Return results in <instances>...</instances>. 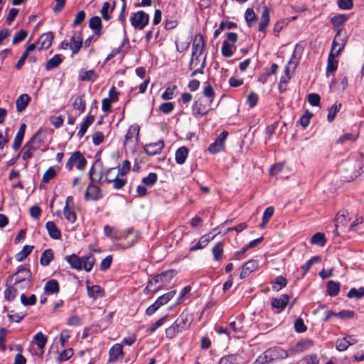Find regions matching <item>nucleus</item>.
Segmentation results:
<instances>
[{
    "label": "nucleus",
    "instance_id": "nucleus-1",
    "mask_svg": "<svg viewBox=\"0 0 364 364\" xmlns=\"http://www.w3.org/2000/svg\"><path fill=\"white\" fill-rule=\"evenodd\" d=\"M193 319L192 314L187 309L183 310L173 323L166 329V336L170 339L173 338L178 333L187 330Z\"/></svg>",
    "mask_w": 364,
    "mask_h": 364
},
{
    "label": "nucleus",
    "instance_id": "nucleus-2",
    "mask_svg": "<svg viewBox=\"0 0 364 364\" xmlns=\"http://www.w3.org/2000/svg\"><path fill=\"white\" fill-rule=\"evenodd\" d=\"M65 259L70 265L71 268L78 271L84 269L87 272L92 270L95 262V259L92 254L82 257H79L75 254H73L67 256Z\"/></svg>",
    "mask_w": 364,
    "mask_h": 364
},
{
    "label": "nucleus",
    "instance_id": "nucleus-3",
    "mask_svg": "<svg viewBox=\"0 0 364 364\" xmlns=\"http://www.w3.org/2000/svg\"><path fill=\"white\" fill-rule=\"evenodd\" d=\"M176 274L177 271L171 269L162 272L160 274L155 275L154 277L151 279V281H154V285H156L158 284L159 285L156 287L154 288L153 293L156 294L164 286L169 283L171 280L176 276Z\"/></svg>",
    "mask_w": 364,
    "mask_h": 364
},
{
    "label": "nucleus",
    "instance_id": "nucleus-4",
    "mask_svg": "<svg viewBox=\"0 0 364 364\" xmlns=\"http://www.w3.org/2000/svg\"><path fill=\"white\" fill-rule=\"evenodd\" d=\"M87 159L80 151H74L68 159L65 168L71 171L75 166L78 170H84L87 165Z\"/></svg>",
    "mask_w": 364,
    "mask_h": 364
},
{
    "label": "nucleus",
    "instance_id": "nucleus-5",
    "mask_svg": "<svg viewBox=\"0 0 364 364\" xmlns=\"http://www.w3.org/2000/svg\"><path fill=\"white\" fill-rule=\"evenodd\" d=\"M149 22V16L144 11L132 13L130 17L131 25L138 30L144 29Z\"/></svg>",
    "mask_w": 364,
    "mask_h": 364
},
{
    "label": "nucleus",
    "instance_id": "nucleus-6",
    "mask_svg": "<svg viewBox=\"0 0 364 364\" xmlns=\"http://www.w3.org/2000/svg\"><path fill=\"white\" fill-rule=\"evenodd\" d=\"M14 275H16L14 284L24 283L26 286H31L32 274L29 269L19 266L14 273Z\"/></svg>",
    "mask_w": 364,
    "mask_h": 364
},
{
    "label": "nucleus",
    "instance_id": "nucleus-7",
    "mask_svg": "<svg viewBox=\"0 0 364 364\" xmlns=\"http://www.w3.org/2000/svg\"><path fill=\"white\" fill-rule=\"evenodd\" d=\"M228 136L227 131H223L216 140L208 146V151L212 154H216L225 149V141Z\"/></svg>",
    "mask_w": 364,
    "mask_h": 364
},
{
    "label": "nucleus",
    "instance_id": "nucleus-8",
    "mask_svg": "<svg viewBox=\"0 0 364 364\" xmlns=\"http://www.w3.org/2000/svg\"><path fill=\"white\" fill-rule=\"evenodd\" d=\"M266 356L269 359V363L274 360L284 359L288 357L287 350L280 348H271L265 350Z\"/></svg>",
    "mask_w": 364,
    "mask_h": 364
},
{
    "label": "nucleus",
    "instance_id": "nucleus-9",
    "mask_svg": "<svg viewBox=\"0 0 364 364\" xmlns=\"http://www.w3.org/2000/svg\"><path fill=\"white\" fill-rule=\"evenodd\" d=\"M348 15L344 14H336L331 18L330 21L332 23L334 29L336 31L335 38L341 35L342 30L341 27L348 21Z\"/></svg>",
    "mask_w": 364,
    "mask_h": 364
},
{
    "label": "nucleus",
    "instance_id": "nucleus-10",
    "mask_svg": "<svg viewBox=\"0 0 364 364\" xmlns=\"http://www.w3.org/2000/svg\"><path fill=\"white\" fill-rule=\"evenodd\" d=\"M343 48L344 46L342 45L341 46H340V48H338L337 50L335 51V53L331 52L329 53L326 67L327 76H328V74L330 73H333L335 70H337L338 61L336 60L334 58L340 55Z\"/></svg>",
    "mask_w": 364,
    "mask_h": 364
},
{
    "label": "nucleus",
    "instance_id": "nucleus-11",
    "mask_svg": "<svg viewBox=\"0 0 364 364\" xmlns=\"http://www.w3.org/2000/svg\"><path fill=\"white\" fill-rule=\"evenodd\" d=\"M289 296L287 294H282L279 298H272L271 306L272 309H277V313L282 312L287 306Z\"/></svg>",
    "mask_w": 364,
    "mask_h": 364
},
{
    "label": "nucleus",
    "instance_id": "nucleus-12",
    "mask_svg": "<svg viewBox=\"0 0 364 364\" xmlns=\"http://www.w3.org/2000/svg\"><path fill=\"white\" fill-rule=\"evenodd\" d=\"M259 267V262L256 259H250L245 262L242 268L240 278L243 279L247 277L252 272L257 270Z\"/></svg>",
    "mask_w": 364,
    "mask_h": 364
},
{
    "label": "nucleus",
    "instance_id": "nucleus-13",
    "mask_svg": "<svg viewBox=\"0 0 364 364\" xmlns=\"http://www.w3.org/2000/svg\"><path fill=\"white\" fill-rule=\"evenodd\" d=\"M209 111V108L206 103L202 99H198L194 102L192 106V113L195 117H203Z\"/></svg>",
    "mask_w": 364,
    "mask_h": 364
},
{
    "label": "nucleus",
    "instance_id": "nucleus-14",
    "mask_svg": "<svg viewBox=\"0 0 364 364\" xmlns=\"http://www.w3.org/2000/svg\"><path fill=\"white\" fill-rule=\"evenodd\" d=\"M298 45L296 46V48H295V50L294 51V53L292 55V57L290 59V60L289 61L288 63V66H287L285 68V75H282L281 77H280V80H279V83H282V84H284V85H287L289 80H290V75H289V66L293 65V68L295 69L296 67L297 66L298 63H299V58H295V54H296V50L298 48Z\"/></svg>",
    "mask_w": 364,
    "mask_h": 364
},
{
    "label": "nucleus",
    "instance_id": "nucleus-15",
    "mask_svg": "<svg viewBox=\"0 0 364 364\" xmlns=\"http://www.w3.org/2000/svg\"><path fill=\"white\" fill-rule=\"evenodd\" d=\"M164 146V140H159L154 143L146 144L144 149L146 154L149 156H154L161 152Z\"/></svg>",
    "mask_w": 364,
    "mask_h": 364
},
{
    "label": "nucleus",
    "instance_id": "nucleus-16",
    "mask_svg": "<svg viewBox=\"0 0 364 364\" xmlns=\"http://www.w3.org/2000/svg\"><path fill=\"white\" fill-rule=\"evenodd\" d=\"M70 49L72 50L73 54L78 53L82 46L81 32H74L73 36L70 38Z\"/></svg>",
    "mask_w": 364,
    "mask_h": 364
},
{
    "label": "nucleus",
    "instance_id": "nucleus-17",
    "mask_svg": "<svg viewBox=\"0 0 364 364\" xmlns=\"http://www.w3.org/2000/svg\"><path fill=\"white\" fill-rule=\"evenodd\" d=\"M348 86V78L346 76H341L338 79L333 78L330 89L338 92H343Z\"/></svg>",
    "mask_w": 364,
    "mask_h": 364
},
{
    "label": "nucleus",
    "instance_id": "nucleus-18",
    "mask_svg": "<svg viewBox=\"0 0 364 364\" xmlns=\"http://www.w3.org/2000/svg\"><path fill=\"white\" fill-rule=\"evenodd\" d=\"M205 39L203 35L198 33L196 35L194 41L192 44V53L194 55L196 54H202L205 48Z\"/></svg>",
    "mask_w": 364,
    "mask_h": 364
},
{
    "label": "nucleus",
    "instance_id": "nucleus-19",
    "mask_svg": "<svg viewBox=\"0 0 364 364\" xmlns=\"http://www.w3.org/2000/svg\"><path fill=\"white\" fill-rule=\"evenodd\" d=\"M102 198L100 189L98 186L92 185V183L88 186L85 193V200H98Z\"/></svg>",
    "mask_w": 364,
    "mask_h": 364
},
{
    "label": "nucleus",
    "instance_id": "nucleus-20",
    "mask_svg": "<svg viewBox=\"0 0 364 364\" xmlns=\"http://www.w3.org/2000/svg\"><path fill=\"white\" fill-rule=\"evenodd\" d=\"M124 356L123 347L122 344L115 343L109 350V362L115 363L119 357Z\"/></svg>",
    "mask_w": 364,
    "mask_h": 364
},
{
    "label": "nucleus",
    "instance_id": "nucleus-21",
    "mask_svg": "<svg viewBox=\"0 0 364 364\" xmlns=\"http://www.w3.org/2000/svg\"><path fill=\"white\" fill-rule=\"evenodd\" d=\"M54 36L52 32H48L42 34L38 41V44L40 46L38 50L48 49L53 43Z\"/></svg>",
    "mask_w": 364,
    "mask_h": 364
},
{
    "label": "nucleus",
    "instance_id": "nucleus-22",
    "mask_svg": "<svg viewBox=\"0 0 364 364\" xmlns=\"http://www.w3.org/2000/svg\"><path fill=\"white\" fill-rule=\"evenodd\" d=\"M89 27L94 31V33L100 36L102 35V24L100 17L95 16L89 20Z\"/></svg>",
    "mask_w": 364,
    "mask_h": 364
},
{
    "label": "nucleus",
    "instance_id": "nucleus-23",
    "mask_svg": "<svg viewBox=\"0 0 364 364\" xmlns=\"http://www.w3.org/2000/svg\"><path fill=\"white\" fill-rule=\"evenodd\" d=\"M26 129V124L23 123L20 125V127L18 129L17 134H16V136L14 138V143L12 145V147L14 150H17L21 147L23 140L24 135H25Z\"/></svg>",
    "mask_w": 364,
    "mask_h": 364
},
{
    "label": "nucleus",
    "instance_id": "nucleus-24",
    "mask_svg": "<svg viewBox=\"0 0 364 364\" xmlns=\"http://www.w3.org/2000/svg\"><path fill=\"white\" fill-rule=\"evenodd\" d=\"M269 9L265 6L262 11L260 22L259 24V31L262 33H265L269 23Z\"/></svg>",
    "mask_w": 364,
    "mask_h": 364
},
{
    "label": "nucleus",
    "instance_id": "nucleus-25",
    "mask_svg": "<svg viewBox=\"0 0 364 364\" xmlns=\"http://www.w3.org/2000/svg\"><path fill=\"white\" fill-rule=\"evenodd\" d=\"M127 236L125 239L129 243V246L131 247L136 243L141 238V233L138 230H135L133 228H129L127 230Z\"/></svg>",
    "mask_w": 364,
    "mask_h": 364
},
{
    "label": "nucleus",
    "instance_id": "nucleus-26",
    "mask_svg": "<svg viewBox=\"0 0 364 364\" xmlns=\"http://www.w3.org/2000/svg\"><path fill=\"white\" fill-rule=\"evenodd\" d=\"M31 101V97L28 94L21 95L16 101V109L21 112L23 111Z\"/></svg>",
    "mask_w": 364,
    "mask_h": 364
},
{
    "label": "nucleus",
    "instance_id": "nucleus-27",
    "mask_svg": "<svg viewBox=\"0 0 364 364\" xmlns=\"http://www.w3.org/2000/svg\"><path fill=\"white\" fill-rule=\"evenodd\" d=\"M46 228L48 230L49 236L54 239V240H58L61 237V232L60 230L57 228L55 223L52 221H48L46 224Z\"/></svg>",
    "mask_w": 364,
    "mask_h": 364
},
{
    "label": "nucleus",
    "instance_id": "nucleus-28",
    "mask_svg": "<svg viewBox=\"0 0 364 364\" xmlns=\"http://www.w3.org/2000/svg\"><path fill=\"white\" fill-rule=\"evenodd\" d=\"M214 237L215 236L210 237L209 235H203L195 245L191 247L190 250L196 251L204 248L212 240L214 239Z\"/></svg>",
    "mask_w": 364,
    "mask_h": 364
},
{
    "label": "nucleus",
    "instance_id": "nucleus-29",
    "mask_svg": "<svg viewBox=\"0 0 364 364\" xmlns=\"http://www.w3.org/2000/svg\"><path fill=\"white\" fill-rule=\"evenodd\" d=\"M44 291L49 294L58 293L60 291L59 283L56 279H50L44 286Z\"/></svg>",
    "mask_w": 364,
    "mask_h": 364
},
{
    "label": "nucleus",
    "instance_id": "nucleus-30",
    "mask_svg": "<svg viewBox=\"0 0 364 364\" xmlns=\"http://www.w3.org/2000/svg\"><path fill=\"white\" fill-rule=\"evenodd\" d=\"M188 154V149L186 146L178 148L175 154V159L178 164L182 165L185 163Z\"/></svg>",
    "mask_w": 364,
    "mask_h": 364
},
{
    "label": "nucleus",
    "instance_id": "nucleus-31",
    "mask_svg": "<svg viewBox=\"0 0 364 364\" xmlns=\"http://www.w3.org/2000/svg\"><path fill=\"white\" fill-rule=\"evenodd\" d=\"M94 121L95 117L93 115L89 114L87 116V117L81 124L80 130L77 132V136L79 138H82L84 136L88 127L93 123Z\"/></svg>",
    "mask_w": 364,
    "mask_h": 364
},
{
    "label": "nucleus",
    "instance_id": "nucleus-32",
    "mask_svg": "<svg viewBox=\"0 0 364 364\" xmlns=\"http://www.w3.org/2000/svg\"><path fill=\"white\" fill-rule=\"evenodd\" d=\"M139 130L140 128L139 126H132L129 128V129L127 132V134L125 135L124 139V145H126L129 140L133 139L135 136V141L136 142L139 140Z\"/></svg>",
    "mask_w": 364,
    "mask_h": 364
},
{
    "label": "nucleus",
    "instance_id": "nucleus-33",
    "mask_svg": "<svg viewBox=\"0 0 364 364\" xmlns=\"http://www.w3.org/2000/svg\"><path fill=\"white\" fill-rule=\"evenodd\" d=\"M53 259L54 254L53 250L46 249L41 255L40 264L43 267L48 266Z\"/></svg>",
    "mask_w": 364,
    "mask_h": 364
},
{
    "label": "nucleus",
    "instance_id": "nucleus-34",
    "mask_svg": "<svg viewBox=\"0 0 364 364\" xmlns=\"http://www.w3.org/2000/svg\"><path fill=\"white\" fill-rule=\"evenodd\" d=\"M62 62L63 58L61 55L59 54H56L46 62L45 65V69L48 71L51 70L58 67Z\"/></svg>",
    "mask_w": 364,
    "mask_h": 364
},
{
    "label": "nucleus",
    "instance_id": "nucleus-35",
    "mask_svg": "<svg viewBox=\"0 0 364 364\" xmlns=\"http://www.w3.org/2000/svg\"><path fill=\"white\" fill-rule=\"evenodd\" d=\"M340 284L339 282L330 280L327 282V294L330 296H336L340 291Z\"/></svg>",
    "mask_w": 364,
    "mask_h": 364
},
{
    "label": "nucleus",
    "instance_id": "nucleus-36",
    "mask_svg": "<svg viewBox=\"0 0 364 364\" xmlns=\"http://www.w3.org/2000/svg\"><path fill=\"white\" fill-rule=\"evenodd\" d=\"M33 247V245H24L23 249L15 255L16 260L22 262L31 253Z\"/></svg>",
    "mask_w": 364,
    "mask_h": 364
},
{
    "label": "nucleus",
    "instance_id": "nucleus-37",
    "mask_svg": "<svg viewBox=\"0 0 364 364\" xmlns=\"http://www.w3.org/2000/svg\"><path fill=\"white\" fill-rule=\"evenodd\" d=\"M176 294V290L170 291L166 294L158 297L156 301L159 304L160 307L166 305L169 301H171Z\"/></svg>",
    "mask_w": 364,
    "mask_h": 364
},
{
    "label": "nucleus",
    "instance_id": "nucleus-38",
    "mask_svg": "<svg viewBox=\"0 0 364 364\" xmlns=\"http://www.w3.org/2000/svg\"><path fill=\"white\" fill-rule=\"evenodd\" d=\"M73 107L80 111V113H83L85 111L86 102L83 95H78L74 99Z\"/></svg>",
    "mask_w": 364,
    "mask_h": 364
},
{
    "label": "nucleus",
    "instance_id": "nucleus-39",
    "mask_svg": "<svg viewBox=\"0 0 364 364\" xmlns=\"http://www.w3.org/2000/svg\"><path fill=\"white\" fill-rule=\"evenodd\" d=\"M97 76L93 70L87 71H81L79 75V79L81 81H90L94 82Z\"/></svg>",
    "mask_w": 364,
    "mask_h": 364
},
{
    "label": "nucleus",
    "instance_id": "nucleus-40",
    "mask_svg": "<svg viewBox=\"0 0 364 364\" xmlns=\"http://www.w3.org/2000/svg\"><path fill=\"white\" fill-rule=\"evenodd\" d=\"M87 295L90 298L96 299L100 296H102V289L99 285L87 286Z\"/></svg>",
    "mask_w": 364,
    "mask_h": 364
},
{
    "label": "nucleus",
    "instance_id": "nucleus-41",
    "mask_svg": "<svg viewBox=\"0 0 364 364\" xmlns=\"http://www.w3.org/2000/svg\"><path fill=\"white\" fill-rule=\"evenodd\" d=\"M33 341L39 349H43L47 343L48 337L42 332H38L33 337Z\"/></svg>",
    "mask_w": 364,
    "mask_h": 364
},
{
    "label": "nucleus",
    "instance_id": "nucleus-42",
    "mask_svg": "<svg viewBox=\"0 0 364 364\" xmlns=\"http://www.w3.org/2000/svg\"><path fill=\"white\" fill-rule=\"evenodd\" d=\"M38 133L35 134L23 146V149H28L30 151H36L38 146H35L34 144L38 142L41 144V141L38 138Z\"/></svg>",
    "mask_w": 364,
    "mask_h": 364
},
{
    "label": "nucleus",
    "instance_id": "nucleus-43",
    "mask_svg": "<svg viewBox=\"0 0 364 364\" xmlns=\"http://www.w3.org/2000/svg\"><path fill=\"white\" fill-rule=\"evenodd\" d=\"M326 239L325 235L321 232H316L311 238V243L316 245L320 247H323L326 245Z\"/></svg>",
    "mask_w": 364,
    "mask_h": 364
},
{
    "label": "nucleus",
    "instance_id": "nucleus-44",
    "mask_svg": "<svg viewBox=\"0 0 364 364\" xmlns=\"http://www.w3.org/2000/svg\"><path fill=\"white\" fill-rule=\"evenodd\" d=\"M346 296L349 299H361L364 296V287H361L359 289L351 288Z\"/></svg>",
    "mask_w": 364,
    "mask_h": 364
},
{
    "label": "nucleus",
    "instance_id": "nucleus-45",
    "mask_svg": "<svg viewBox=\"0 0 364 364\" xmlns=\"http://www.w3.org/2000/svg\"><path fill=\"white\" fill-rule=\"evenodd\" d=\"M321 261L320 256H314L312 257L310 259H309L304 264L301 266V269L303 270L302 277L306 274L309 270L311 269V266L314 263H317Z\"/></svg>",
    "mask_w": 364,
    "mask_h": 364
},
{
    "label": "nucleus",
    "instance_id": "nucleus-46",
    "mask_svg": "<svg viewBox=\"0 0 364 364\" xmlns=\"http://www.w3.org/2000/svg\"><path fill=\"white\" fill-rule=\"evenodd\" d=\"M232 47H234L235 49L236 48L235 46L230 45V43L228 41H224L223 42V46L221 48V53L223 56L225 58L231 57L234 53V52L232 50Z\"/></svg>",
    "mask_w": 364,
    "mask_h": 364
},
{
    "label": "nucleus",
    "instance_id": "nucleus-47",
    "mask_svg": "<svg viewBox=\"0 0 364 364\" xmlns=\"http://www.w3.org/2000/svg\"><path fill=\"white\" fill-rule=\"evenodd\" d=\"M168 318V314H166L164 316H162L161 318L157 320L154 323H153L151 326H149L146 329V332L149 333H153L154 331H156L159 327H161L167 320Z\"/></svg>",
    "mask_w": 364,
    "mask_h": 364
},
{
    "label": "nucleus",
    "instance_id": "nucleus-48",
    "mask_svg": "<svg viewBox=\"0 0 364 364\" xmlns=\"http://www.w3.org/2000/svg\"><path fill=\"white\" fill-rule=\"evenodd\" d=\"M245 18L248 27H252L257 20V16L252 9H247L245 13Z\"/></svg>",
    "mask_w": 364,
    "mask_h": 364
},
{
    "label": "nucleus",
    "instance_id": "nucleus-49",
    "mask_svg": "<svg viewBox=\"0 0 364 364\" xmlns=\"http://www.w3.org/2000/svg\"><path fill=\"white\" fill-rule=\"evenodd\" d=\"M191 291V287L190 285L186 286L183 287L179 293L178 297L177 299L176 303L174 306H177L178 304L182 303L183 301L188 299V295Z\"/></svg>",
    "mask_w": 364,
    "mask_h": 364
},
{
    "label": "nucleus",
    "instance_id": "nucleus-50",
    "mask_svg": "<svg viewBox=\"0 0 364 364\" xmlns=\"http://www.w3.org/2000/svg\"><path fill=\"white\" fill-rule=\"evenodd\" d=\"M63 214L66 220L71 223H74L77 220L76 213L73 210H72L71 208H67V206H64Z\"/></svg>",
    "mask_w": 364,
    "mask_h": 364
},
{
    "label": "nucleus",
    "instance_id": "nucleus-51",
    "mask_svg": "<svg viewBox=\"0 0 364 364\" xmlns=\"http://www.w3.org/2000/svg\"><path fill=\"white\" fill-rule=\"evenodd\" d=\"M215 260L220 261L223 255V242H218L212 250Z\"/></svg>",
    "mask_w": 364,
    "mask_h": 364
},
{
    "label": "nucleus",
    "instance_id": "nucleus-52",
    "mask_svg": "<svg viewBox=\"0 0 364 364\" xmlns=\"http://www.w3.org/2000/svg\"><path fill=\"white\" fill-rule=\"evenodd\" d=\"M158 180V176L156 173H150L146 177L142 178V183L147 186H154Z\"/></svg>",
    "mask_w": 364,
    "mask_h": 364
},
{
    "label": "nucleus",
    "instance_id": "nucleus-53",
    "mask_svg": "<svg viewBox=\"0 0 364 364\" xmlns=\"http://www.w3.org/2000/svg\"><path fill=\"white\" fill-rule=\"evenodd\" d=\"M341 104H334L328 109V113L327 115V119L329 122L334 120L337 113L339 112L341 109Z\"/></svg>",
    "mask_w": 364,
    "mask_h": 364
},
{
    "label": "nucleus",
    "instance_id": "nucleus-54",
    "mask_svg": "<svg viewBox=\"0 0 364 364\" xmlns=\"http://www.w3.org/2000/svg\"><path fill=\"white\" fill-rule=\"evenodd\" d=\"M110 10V4L109 2H104L100 10V14L102 15V18L105 21H109L111 19L112 16L109 14V11Z\"/></svg>",
    "mask_w": 364,
    "mask_h": 364
},
{
    "label": "nucleus",
    "instance_id": "nucleus-55",
    "mask_svg": "<svg viewBox=\"0 0 364 364\" xmlns=\"http://www.w3.org/2000/svg\"><path fill=\"white\" fill-rule=\"evenodd\" d=\"M36 296L35 294H31L28 298L25 294H21V302L24 306H33L36 304Z\"/></svg>",
    "mask_w": 364,
    "mask_h": 364
},
{
    "label": "nucleus",
    "instance_id": "nucleus-56",
    "mask_svg": "<svg viewBox=\"0 0 364 364\" xmlns=\"http://www.w3.org/2000/svg\"><path fill=\"white\" fill-rule=\"evenodd\" d=\"M57 173L56 171L54 169L53 167H50L48 169L46 170V171L44 173L42 181L47 183L50 180L54 178L56 176Z\"/></svg>",
    "mask_w": 364,
    "mask_h": 364
},
{
    "label": "nucleus",
    "instance_id": "nucleus-57",
    "mask_svg": "<svg viewBox=\"0 0 364 364\" xmlns=\"http://www.w3.org/2000/svg\"><path fill=\"white\" fill-rule=\"evenodd\" d=\"M236 354L225 355L220 358L218 364H234L237 361Z\"/></svg>",
    "mask_w": 364,
    "mask_h": 364
},
{
    "label": "nucleus",
    "instance_id": "nucleus-58",
    "mask_svg": "<svg viewBox=\"0 0 364 364\" xmlns=\"http://www.w3.org/2000/svg\"><path fill=\"white\" fill-rule=\"evenodd\" d=\"M176 88L177 87L176 85L168 87L162 94L161 98L164 100H169L173 99L174 96V92L176 90Z\"/></svg>",
    "mask_w": 364,
    "mask_h": 364
},
{
    "label": "nucleus",
    "instance_id": "nucleus-59",
    "mask_svg": "<svg viewBox=\"0 0 364 364\" xmlns=\"http://www.w3.org/2000/svg\"><path fill=\"white\" fill-rule=\"evenodd\" d=\"M116 175L119 176L117 168H109L105 173V181L107 183H111L116 178Z\"/></svg>",
    "mask_w": 364,
    "mask_h": 364
},
{
    "label": "nucleus",
    "instance_id": "nucleus-60",
    "mask_svg": "<svg viewBox=\"0 0 364 364\" xmlns=\"http://www.w3.org/2000/svg\"><path fill=\"white\" fill-rule=\"evenodd\" d=\"M130 167H131V164H130L129 161L124 160L122 162L121 167H116V168H117V171L119 175L125 176L129 173V171L130 170Z\"/></svg>",
    "mask_w": 364,
    "mask_h": 364
},
{
    "label": "nucleus",
    "instance_id": "nucleus-61",
    "mask_svg": "<svg viewBox=\"0 0 364 364\" xmlns=\"http://www.w3.org/2000/svg\"><path fill=\"white\" fill-rule=\"evenodd\" d=\"M348 341L346 337L338 338L336 341V348L338 351H344L348 348Z\"/></svg>",
    "mask_w": 364,
    "mask_h": 364
},
{
    "label": "nucleus",
    "instance_id": "nucleus-62",
    "mask_svg": "<svg viewBox=\"0 0 364 364\" xmlns=\"http://www.w3.org/2000/svg\"><path fill=\"white\" fill-rule=\"evenodd\" d=\"M294 329L297 333H304L307 330V327L301 318H298L295 320Z\"/></svg>",
    "mask_w": 364,
    "mask_h": 364
},
{
    "label": "nucleus",
    "instance_id": "nucleus-63",
    "mask_svg": "<svg viewBox=\"0 0 364 364\" xmlns=\"http://www.w3.org/2000/svg\"><path fill=\"white\" fill-rule=\"evenodd\" d=\"M178 25V21L176 18H174L166 17L164 21V28L166 30H172L176 28Z\"/></svg>",
    "mask_w": 364,
    "mask_h": 364
},
{
    "label": "nucleus",
    "instance_id": "nucleus-64",
    "mask_svg": "<svg viewBox=\"0 0 364 364\" xmlns=\"http://www.w3.org/2000/svg\"><path fill=\"white\" fill-rule=\"evenodd\" d=\"M16 294V289L12 286H9L4 291V297L7 301H13Z\"/></svg>",
    "mask_w": 364,
    "mask_h": 364
}]
</instances>
